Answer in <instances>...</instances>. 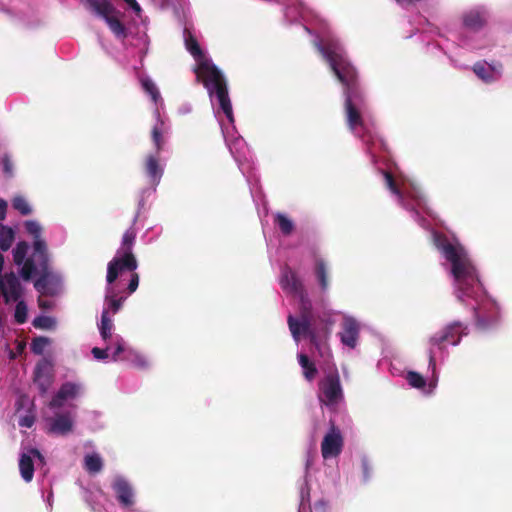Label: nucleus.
<instances>
[{"label": "nucleus", "instance_id": "nucleus-9", "mask_svg": "<svg viewBox=\"0 0 512 512\" xmlns=\"http://www.w3.org/2000/svg\"><path fill=\"white\" fill-rule=\"evenodd\" d=\"M138 267V261L133 252L117 254L107 265L106 281L114 283L123 271L134 272Z\"/></svg>", "mask_w": 512, "mask_h": 512}, {"label": "nucleus", "instance_id": "nucleus-26", "mask_svg": "<svg viewBox=\"0 0 512 512\" xmlns=\"http://www.w3.org/2000/svg\"><path fill=\"white\" fill-rule=\"evenodd\" d=\"M114 328L113 321L111 316L109 315V311L107 309H103L101 314V322L99 325L100 335L104 341H107L112 338V331Z\"/></svg>", "mask_w": 512, "mask_h": 512}, {"label": "nucleus", "instance_id": "nucleus-43", "mask_svg": "<svg viewBox=\"0 0 512 512\" xmlns=\"http://www.w3.org/2000/svg\"><path fill=\"white\" fill-rule=\"evenodd\" d=\"M459 40L461 46L469 49H481L483 47V45L476 43L474 39L467 34H462Z\"/></svg>", "mask_w": 512, "mask_h": 512}, {"label": "nucleus", "instance_id": "nucleus-42", "mask_svg": "<svg viewBox=\"0 0 512 512\" xmlns=\"http://www.w3.org/2000/svg\"><path fill=\"white\" fill-rule=\"evenodd\" d=\"M2 170L5 178L10 179L14 176V164L7 154L2 158Z\"/></svg>", "mask_w": 512, "mask_h": 512}, {"label": "nucleus", "instance_id": "nucleus-1", "mask_svg": "<svg viewBox=\"0 0 512 512\" xmlns=\"http://www.w3.org/2000/svg\"><path fill=\"white\" fill-rule=\"evenodd\" d=\"M433 242L445 259L443 266L453 278L454 294L458 301L471 306L476 326L488 330L500 320V309L484 291L477 270L465 248L455 238L431 232Z\"/></svg>", "mask_w": 512, "mask_h": 512}, {"label": "nucleus", "instance_id": "nucleus-40", "mask_svg": "<svg viewBox=\"0 0 512 512\" xmlns=\"http://www.w3.org/2000/svg\"><path fill=\"white\" fill-rule=\"evenodd\" d=\"M16 302L17 304L15 308L14 319L16 323L23 324L27 321V305L20 299Z\"/></svg>", "mask_w": 512, "mask_h": 512}, {"label": "nucleus", "instance_id": "nucleus-8", "mask_svg": "<svg viewBox=\"0 0 512 512\" xmlns=\"http://www.w3.org/2000/svg\"><path fill=\"white\" fill-rule=\"evenodd\" d=\"M320 403L331 411H336L343 400V392L338 374H329L319 383Z\"/></svg>", "mask_w": 512, "mask_h": 512}, {"label": "nucleus", "instance_id": "nucleus-54", "mask_svg": "<svg viewBox=\"0 0 512 512\" xmlns=\"http://www.w3.org/2000/svg\"><path fill=\"white\" fill-rule=\"evenodd\" d=\"M24 347H25L24 344H19L18 345V352L21 353L24 350Z\"/></svg>", "mask_w": 512, "mask_h": 512}, {"label": "nucleus", "instance_id": "nucleus-10", "mask_svg": "<svg viewBox=\"0 0 512 512\" xmlns=\"http://www.w3.org/2000/svg\"><path fill=\"white\" fill-rule=\"evenodd\" d=\"M344 347L353 350L357 347L360 335V323L350 315H343L341 330L338 333Z\"/></svg>", "mask_w": 512, "mask_h": 512}, {"label": "nucleus", "instance_id": "nucleus-56", "mask_svg": "<svg viewBox=\"0 0 512 512\" xmlns=\"http://www.w3.org/2000/svg\"><path fill=\"white\" fill-rule=\"evenodd\" d=\"M137 221V216H135V218L133 219V224H135Z\"/></svg>", "mask_w": 512, "mask_h": 512}, {"label": "nucleus", "instance_id": "nucleus-5", "mask_svg": "<svg viewBox=\"0 0 512 512\" xmlns=\"http://www.w3.org/2000/svg\"><path fill=\"white\" fill-rule=\"evenodd\" d=\"M468 332V326L465 323L453 321L428 338L426 348L428 372L432 373L433 377H435L437 363L443 362L449 355L448 346H458Z\"/></svg>", "mask_w": 512, "mask_h": 512}, {"label": "nucleus", "instance_id": "nucleus-15", "mask_svg": "<svg viewBox=\"0 0 512 512\" xmlns=\"http://www.w3.org/2000/svg\"><path fill=\"white\" fill-rule=\"evenodd\" d=\"M26 232L33 237V254L30 258H40L49 255L48 246L42 237V227L35 220H27L24 223Z\"/></svg>", "mask_w": 512, "mask_h": 512}, {"label": "nucleus", "instance_id": "nucleus-28", "mask_svg": "<svg viewBox=\"0 0 512 512\" xmlns=\"http://www.w3.org/2000/svg\"><path fill=\"white\" fill-rule=\"evenodd\" d=\"M15 240V231L6 225H0V249L7 251Z\"/></svg>", "mask_w": 512, "mask_h": 512}, {"label": "nucleus", "instance_id": "nucleus-17", "mask_svg": "<svg viewBox=\"0 0 512 512\" xmlns=\"http://www.w3.org/2000/svg\"><path fill=\"white\" fill-rule=\"evenodd\" d=\"M502 70V65L498 62L488 63L481 61L475 63L473 66V71L476 76L486 83L499 80L502 76Z\"/></svg>", "mask_w": 512, "mask_h": 512}, {"label": "nucleus", "instance_id": "nucleus-4", "mask_svg": "<svg viewBox=\"0 0 512 512\" xmlns=\"http://www.w3.org/2000/svg\"><path fill=\"white\" fill-rule=\"evenodd\" d=\"M185 47L197 62L196 73L207 89L212 102L217 101L218 107L215 116L220 129L224 133V76L216 65L207 59L195 36L188 30H184Z\"/></svg>", "mask_w": 512, "mask_h": 512}, {"label": "nucleus", "instance_id": "nucleus-19", "mask_svg": "<svg viewBox=\"0 0 512 512\" xmlns=\"http://www.w3.org/2000/svg\"><path fill=\"white\" fill-rule=\"evenodd\" d=\"M113 490L122 506L130 507L134 504V493L127 480L122 477L116 478L113 482Z\"/></svg>", "mask_w": 512, "mask_h": 512}, {"label": "nucleus", "instance_id": "nucleus-11", "mask_svg": "<svg viewBox=\"0 0 512 512\" xmlns=\"http://www.w3.org/2000/svg\"><path fill=\"white\" fill-rule=\"evenodd\" d=\"M342 448L343 437L341 432L332 424L321 443L322 457L325 460L336 458L340 455Z\"/></svg>", "mask_w": 512, "mask_h": 512}, {"label": "nucleus", "instance_id": "nucleus-27", "mask_svg": "<svg viewBox=\"0 0 512 512\" xmlns=\"http://www.w3.org/2000/svg\"><path fill=\"white\" fill-rule=\"evenodd\" d=\"M125 300V296L118 297L113 290H109L105 296V304L107 306L105 309L109 311V314L112 313L114 315L121 309Z\"/></svg>", "mask_w": 512, "mask_h": 512}, {"label": "nucleus", "instance_id": "nucleus-20", "mask_svg": "<svg viewBox=\"0 0 512 512\" xmlns=\"http://www.w3.org/2000/svg\"><path fill=\"white\" fill-rule=\"evenodd\" d=\"M73 429V420L70 413L56 414L49 420V433L57 435H67Z\"/></svg>", "mask_w": 512, "mask_h": 512}, {"label": "nucleus", "instance_id": "nucleus-18", "mask_svg": "<svg viewBox=\"0 0 512 512\" xmlns=\"http://www.w3.org/2000/svg\"><path fill=\"white\" fill-rule=\"evenodd\" d=\"M486 21V10L482 7H476L468 10L463 15V24L467 32L477 33Z\"/></svg>", "mask_w": 512, "mask_h": 512}, {"label": "nucleus", "instance_id": "nucleus-39", "mask_svg": "<svg viewBox=\"0 0 512 512\" xmlns=\"http://www.w3.org/2000/svg\"><path fill=\"white\" fill-rule=\"evenodd\" d=\"M50 344V340L47 337L39 336L35 337L30 345L31 351L36 355H42L45 348Z\"/></svg>", "mask_w": 512, "mask_h": 512}, {"label": "nucleus", "instance_id": "nucleus-45", "mask_svg": "<svg viewBox=\"0 0 512 512\" xmlns=\"http://www.w3.org/2000/svg\"><path fill=\"white\" fill-rule=\"evenodd\" d=\"M139 274L134 272H131V278L127 287L128 294L134 293L138 286H139Z\"/></svg>", "mask_w": 512, "mask_h": 512}, {"label": "nucleus", "instance_id": "nucleus-55", "mask_svg": "<svg viewBox=\"0 0 512 512\" xmlns=\"http://www.w3.org/2000/svg\"><path fill=\"white\" fill-rule=\"evenodd\" d=\"M310 465H311V461H310V459L308 458V459H307V461H306V470H308V469H309Z\"/></svg>", "mask_w": 512, "mask_h": 512}, {"label": "nucleus", "instance_id": "nucleus-32", "mask_svg": "<svg viewBox=\"0 0 512 512\" xmlns=\"http://www.w3.org/2000/svg\"><path fill=\"white\" fill-rule=\"evenodd\" d=\"M107 25L109 26L110 30L114 33V35L118 38H126L127 37V30L125 25L118 19V17L113 15L112 17L107 18L106 20Z\"/></svg>", "mask_w": 512, "mask_h": 512}, {"label": "nucleus", "instance_id": "nucleus-31", "mask_svg": "<svg viewBox=\"0 0 512 512\" xmlns=\"http://www.w3.org/2000/svg\"><path fill=\"white\" fill-rule=\"evenodd\" d=\"M29 244L26 241H19L16 244V247L13 249V261L16 265L22 267L24 266L25 261L28 259L26 255L28 253Z\"/></svg>", "mask_w": 512, "mask_h": 512}, {"label": "nucleus", "instance_id": "nucleus-36", "mask_svg": "<svg viewBox=\"0 0 512 512\" xmlns=\"http://www.w3.org/2000/svg\"><path fill=\"white\" fill-rule=\"evenodd\" d=\"M80 391V386L78 384L72 382H66L62 384L58 391V398H64L65 400L69 398H74Z\"/></svg>", "mask_w": 512, "mask_h": 512}, {"label": "nucleus", "instance_id": "nucleus-2", "mask_svg": "<svg viewBox=\"0 0 512 512\" xmlns=\"http://www.w3.org/2000/svg\"><path fill=\"white\" fill-rule=\"evenodd\" d=\"M279 281L281 288L298 300V313L289 314L287 318L292 338L296 343L301 339H309L320 357L328 360L331 356L328 340L335 323L333 313L312 306L302 282L288 266L282 268Z\"/></svg>", "mask_w": 512, "mask_h": 512}, {"label": "nucleus", "instance_id": "nucleus-49", "mask_svg": "<svg viewBox=\"0 0 512 512\" xmlns=\"http://www.w3.org/2000/svg\"><path fill=\"white\" fill-rule=\"evenodd\" d=\"M137 15L142 12V9L136 0H123Z\"/></svg>", "mask_w": 512, "mask_h": 512}, {"label": "nucleus", "instance_id": "nucleus-41", "mask_svg": "<svg viewBox=\"0 0 512 512\" xmlns=\"http://www.w3.org/2000/svg\"><path fill=\"white\" fill-rule=\"evenodd\" d=\"M32 324L37 329L49 330L54 327L55 321L53 318H51L49 316L41 315V316L36 317L33 320Z\"/></svg>", "mask_w": 512, "mask_h": 512}, {"label": "nucleus", "instance_id": "nucleus-48", "mask_svg": "<svg viewBox=\"0 0 512 512\" xmlns=\"http://www.w3.org/2000/svg\"><path fill=\"white\" fill-rule=\"evenodd\" d=\"M226 121H228L231 124L234 123L232 105H231V102L227 95H226Z\"/></svg>", "mask_w": 512, "mask_h": 512}, {"label": "nucleus", "instance_id": "nucleus-21", "mask_svg": "<svg viewBox=\"0 0 512 512\" xmlns=\"http://www.w3.org/2000/svg\"><path fill=\"white\" fill-rule=\"evenodd\" d=\"M404 378L406 379L410 387L426 392L427 380L420 373L415 371H407L404 375ZM437 380L438 377L436 373L435 377L431 375L428 384L429 390L427 391V393L432 392V390L436 387Z\"/></svg>", "mask_w": 512, "mask_h": 512}, {"label": "nucleus", "instance_id": "nucleus-57", "mask_svg": "<svg viewBox=\"0 0 512 512\" xmlns=\"http://www.w3.org/2000/svg\"><path fill=\"white\" fill-rule=\"evenodd\" d=\"M12 359L15 358V354L14 353H11V356H10Z\"/></svg>", "mask_w": 512, "mask_h": 512}, {"label": "nucleus", "instance_id": "nucleus-47", "mask_svg": "<svg viewBox=\"0 0 512 512\" xmlns=\"http://www.w3.org/2000/svg\"><path fill=\"white\" fill-rule=\"evenodd\" d=\"M361 466L363 471V480L367 482L370 478V465L367 458L363 457L361 460Z\"/></svg>", "mask_w": 512, "mask_h": 512}, {"label": "nucleus", "instance_id": "nucleus-16", "mask_svg": "<svg viewBox=\"0 0 512 512\" xmlns=\"http://www.w3.org/2000/svg\"><path fill=\"white\" fill-rule=\"evenodd\" d=\"M34 458L41 464H45L44 456L36 448H31L27 453H22L19 459L20 474L27 483L31 482L34 476Z\"/></svg>", "mask_w": 512, "mask_h": 512}, {"label": "nucleus", "instance_id": "nucleus-46", "mask_svg": "<svg viewBox=\"0 0 512 512\" xmlns=\"http://www.w3.org/2000/svg\"><path fill=\"white\" fill-rule=\"evenodd\" d=\"M35 417L33 415H25L19 419V426L31 428L34 425Z\"/></svg>", "mask_w": 512, "mask_h": 512}, {"label": "nucleus", "instance_id": "nucleus-22", "mask_svg": "<svg viewBox=\"0 0 512 512\" xmlns=\"http://www.w3.org/2000/svg\"><path fill=\"white\" fill-rule=\"evenodd\" d=\"M314 274L321 291L326 292L329 288L328 264L322 257L316 256L314 259Z\"/></svg>", "mask_w": 512, "mask_h": 512}, {"label": "nucleus", "instance_id": "nucleus-51", "mask_svg": "<svg viewBox=\"0 0 512 512\" xmlns=\"http://www.w3.org/2000/svg\"><path fill=\"white\" fill-rule=\"evenodd\" d=\"M7 212V202L0 198V220H4Z\"/></svg>", "mask_w": 512, "mask_h": 512}, {"label": "nucleus", "instance_id": "nucleus-13", "mask_svg": "<svg viewBox=\"0 0 512 512\" xmlns=\"http://www.w3.org/2000/svg\"><path fill=\"white\" fill-rule=\"evenodd\" d=\"M54 381L53 365L47 359L40 360L34 369V383L41 395H45Z\"/></svg>", "mask_w": 512, "mask_h": 512}, {"label": "nucleus", "instance_id": "nucleus-23", "mask_svg": "<svg viewBox=\"0 0 512 512\" xmlns=\"http://www.w3.org/2000/svg\"><path fill=\"white\" fill-rule=\"evenodd\" d=\"M89 7L99 16L107 20L117 14L115 7L109 0H87Z\"/></svg>", "mask_w": 512, "mask_h": 512}, {"label": "nucleus", "instance_id": "nucleus-38", "mask_svg": "<svg viewBox=\"0 0 512 512\" xmlns=\"http://www.w3.org/2000/svg\"><path fill=\"white\" fill-rule=\"evenodd\" d=\"M141 85L143 90L150 95L152 101L157 103L160 98V93L155 83L150 78L141 79Z\"/></svg>", "mask_w": 512, "mask_h": 512}, {"label": "nucleus", "instance_id": "nucleus-25", "mask_svg": "<svg viewBox=\"0 0 512 512\" xmlns=\"http://www.w3.org/2000/svg\"><path fill=\"white\" fill-rule=\"evenodd\" d=\"M298 362L303 370V375L307 381H312L316 377L317 369L313 362L304 353H298Z\"/></svg>", "mask_w": 512, "mask_h": 512}, {"label": "nucleus", "instance_id": "nucleus-33", "mask_svg": "<svg viewBox=\"0 0 512 512\" xmlns=\"http://www.w3.org/2000/svg\"><path fill=\"white\" fill-rule=\"evenodd\" d=\"M298 512H311L310 489L306 480L300 487V503Z\"/></svg>", "mask_w": 512, "mask_h": 512}, {"label": "nucleus", "instance_id": "nucleus-53", "mask_svg": "<svg viewBox=\"0 0 512 512\" xmlns=\"http://www.w3.org/2000/svg\"><path fill=\"white\" fill-rule=\"evenodd\" d=\"M449 59L451 61V64L454 67L459 68V69H466L467 68V66L459 64L452 56H449Z\"/></svg>", "mask_w": 512, "mask_h": 512}, {"label": "nucleus", "instance_id": "nucleus-24", "mask_svg": "<svg viewBox=\"0 0 512 512\" xmlns=\"http://www.w3.org/2000/svg\"><path fill=\"white\" fill-rule=\"evenodd\" d=\"M145 171L153 183H158L163 174L159 159L154 155H148L145 160Z\"/></svg>", "mask_w": 512, "mask_h": 512}, {"label": "nucleus", "instance_id": "nucleus-6", "mask_svg": "<svg viewBox=\"0 0 512 512\" xmlns=\"http://www.w3.org/2000/svg\"><path fill=\"white\" fill-rule=\"evenodd\" d=\"M39 277L34 281V288L42 295L57 296L62 292L63 280L60 274L53 271L50 266V255L37 259L28 258L20 270V276L24 281H29L37 271Z\"/></svg>", "mask_w": 512, "mask_h": 512}, {"label": "nucleus", "instance_id": "nucleus-44", "mask_svg": "<svg viewBox=\"0 0 512 512\" xmlns=\"http://www.w3.org/2000/svg\"><path fill=\"white\" fill-rule=\"evenodd\" d=\"M110 347L107 346L105 348H99V347H94L91 351L93 357L97 360H105L108 358V351H109Z\"/></svg>", "mask_w": 512, "mask_h": 512}, {"label": "nucleus", "instance_id": "nucleus-30", "mask_svg": "<svg viewBox=\"0 0 512 512\" xmlns=\"http://www.w3.org/2000/svg\"><path fill=\"white\" fill-rule=\"evenodd\" d=\"M84 467L89 473H98L103 468V461L101 457L96 454H88L84 458Z\"/></svg>", "mask_w": 512, "mask_h": 512}, {"label": "nucleus", "instance_id": "nucleus-52", "mask_svg": "<svg viewBox=\"0 0 512 512\" xmlns=\"http://www.w3.org/2000/svg\"><path fill=\"white\" fill-rule=\"evenodd\" d=\"M38 305L41 309H50L52 306L49 301L43 300L41 298L38 299Z\"/></svg>", "mask_w": 512, "mask_h": 512}, {"label": "nucleus", "instance_id": "nucleus-35", "mask_svg": "<svg viewBox=\"0 0 512 512\" xmlns=\"http://www.w3.org/2000/svg\"><path fill=\"white\" fill-rule=\"evenodd\" d=\"M275 223L284 235H289L294 229V223L286 215L277 213L275 215Z\"/></svg>", "mask_w": 512, "mask_h": 512}, {"label": "nucleus", "instance_id": "nucleus-12", "mask_svg": "<svg viewBox=\"0 0 512 512\" xmlns=\"http://www.w3.org/2000/svg\"><path fill=\"white\" fill-rule=\"evenodd\" d=\"M112 360L115 362L131 361L132 364L139 369H143L148 366V361L143 355L133 350L126 349L125 341L120 336L116 337L115 350L112 353Z\"/></svg>", "mask_w": 512, "mask_h": 512}, {"label": "nucleus", "instance_id": "nucleus-50", "mask_svg": "<svg viewBox=\"0 0 512 512\" xmlns=\"http://www.w3.org/2000/svg\"><path fill=\"white\" fill-rule=\"evenodd\" d=\"M64 398H58V393L51 399L49 406L51 408H59L63 405Z\"/></svg>", "mask_w": 512, "mask_h": 512}, {"label": "nucleus", "instance_id": "nucleus-7", "mask_svg": "<svg viewBox=\"0 0 512 512\" xmlns=\"http://www.w3.org/2000/svg\"><path fill=\"white\" fill-rule=\"evenodd\" d=\"M229 150L237 163L241 173L250 185L251 194L254 197L258 178L255 173L254 159L245 140L241 136L235 137L229 144Z\"/></svg>", "mask_w": 512, "mask_h": 512}, {"label": "nucleus", "instance_id": "nucleus-34", "mask_svg": "<svg viewBox=\"0 0 512 512\" xmlns=\"http://www.w3.org/2000/svg\"><path fill=\"white\" fill-rule=\"evenodd\" d=\"M13 209L18 211L21 215L27 216L32 213V208L25 197L16 195L11 200Z\"/></svg>", "mask_w": 512, "mask_h": 512}, {"label": "nucleus", "instance_id": "nucleus-3", "mask_svg": "<svg viewBox=\"0 0 512 512\" xmlns=\"http://www.w3.org/2000/svg\"><path fill=\"white\" fill-rule=\"evenodd\" d=\"M383 176L386 188L397 203L411 214V217L423 228L429 225L423 214L434 219L433 211L428 207L427 201L419 186L407 175L391 168H378Z\"/></svg>", "mask_w": 512, "mask_h": 512}, {"label": "nucleus", "instance_id": "nucleus-37", "mask_svg": "<svg viewBox=\"0 0 512 512\" xmlns=\"http://www.w3.org/2000/svg\"><path fill=\"white\" fill-rule=\"evenodd\" d=\"M151 137L156 151L160 152L164 146V124L162 122L153 127Z\"/></svg>", "mask_w": 512, "mask_h": 512}, {"label": "nucleus", "instance_id": "nucleus-29", "mask_svg": "<svg viewBox=\"0 0 512 512\" xmlns=\"http://www.w3.org/2000/svg\"><path fill=\"white\" fill-rule=\"evenodd\" d=\"M135 239H136V230H135V228L130 227L129 229H127L124 232V234L122 236L121 246L118 249L117 254L133 252L132 249H133V245L135 243Z\"/></svg>", "mask_w": 512, "mask_h": 512}, {"label": "nucleus", "instance_id": "nucleus-14", "mask_svg": "<svg viewBox=\"0 0 512 512\" xmlns=\"http://www.w3.org/2000/svg\"><path fill=\"white\" fill-rule=\"evenodd\" d=\"M2 280L3 284L0 287V295H3L5 303L8 304L21 299L24 289L17 275L11 271L5 273L2 276Z\"/></svg>", "mask_w": 512, "mask_h": 512}]
</instances>
